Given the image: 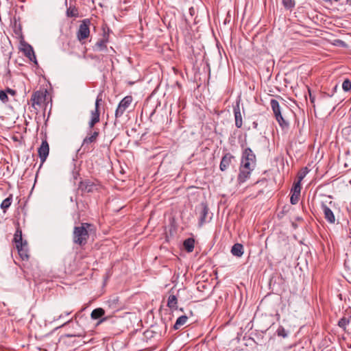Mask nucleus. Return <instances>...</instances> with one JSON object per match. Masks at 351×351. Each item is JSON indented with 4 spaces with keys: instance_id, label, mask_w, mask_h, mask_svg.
I'll return each mask as SVG.
<instances>
[{
    "instance_id": "f257e3e1",
    "label": "nucleus",
    "mask_w": 351,
    "mask_h": 351,
    "mask_svg": "<svg viewBox=\"0 0 351 351\" xmlns=\"http://www.w3.org/2000/svg\"><path fill=\"white\" fill-rule=\"evenodd\" d=\"M94 226L88 223H82L75 226L73 232V241L81 247L84 246L88 240L90 233L94 231Z\"/></svg>"
},
{
    "instance_id": "f03ea898",
    "label": "nucleus",
    "mask_w": 351,
    "mask_h": 351,
    "mask_svg": "<svg viewBox=\"0 0 351 351\" xmlns=\"http://www.w3.org/2000/svg\"><path fill=\"white\" fill-rule=\"evenodd\" d=\"M241 165H243L246 169H249V167L255 168L256 165V155L250 147H246L243 149Z\"/></svg>"
},
{
    "instance_id": "7ed1b4c3",
    "label": "nucleus",
    "mask_w": 351,
    "mask_h": 351,
    "mask_svg": "<svg viewBox=\"0 0 351 351\" xmlns=\"http://www.w3.org/2000/svg\"><path fill=\"white\" fill-rule=\"evenodd\" d=\"M91 24L89 19H84L81 21L79 29L77 32V40L83 43V41L90 36V25Z\"/></svg>"
},
{
    "instance_id": "20e7f679",
    "label": "nucleus",
    "mask_w": 351,
    "mask_h": 351,
    "mask_svg": "<svg viewBox=\"0 0 351 351\" xmlns=\"http://www.w3.org/2000/svg\"><path fill=\"white\" fill-rule=\"evenodd\" d=\"M102 102V95L99 93L95 101V110L91 111L90 120L88 122V129H94L96 123L100 121L99 105Z\"/></svg>"
},
{
    "instance_id": "39448f33",
    "label": "nucleus",
    "mask_w": 351,
    "mask_h": 351,
    "mask_svg": "<svg viewBox=\"0 0 351 351\" xmlns=\"http://www.w3.org/2000/svg\"><path fill=\"white\" fill-rule=\"evenodd\" d=\"M270 106L274 112V117L282 128L288 127L289 123L287 122L281 114V109L278 101L276 99H272L270 101Z\"/></svg>"
},
{
    "instance_id": "423d86ee",
    "label": "nucleus",
    "mask_w": 351,
    "mask_h": 351,
    "mask_svg": "<svg viewBox=\"0 0 351 351\" xmlns=\"http://www.w3.org/2000/svg\"><path fill=\"white\" fill-rule=\"evenodd\" d=\"M99 184L97 182H94L90 180H85L79 183L78 190L82 193H93L98 190Z\"/></svg>"
},
{
    "instance_id": "0eeeda50",
    "label": "nucleus",
    "mask_w": 351,
    "mask_h": 351,
    "mask_svg": "<svg viewBox=\"0 0 351 351\" xmlns=\"http://www.w3.org/2000/svg\"><path fill=\"white\" fill-rule=\"evenodd\" d=\"M99 135V129H88L87 136L83 140L82 147H84V149H88L90 148L89 145L95 143L97 141Z\"/></svg>"
},
{
    "instance_id": "6e6552de",
    "label": "nucleus",
    "mask_w": 351,
    "mask_h": 351,
    "mask_svg": "<svg viewBox=\"0 0 351 351\" xmlns=\"http://www.w3.org/2000/svg\"><path fill=\"white\" fill-rule=\"evenodd\" d=\"M132 100V97L130 95L125 96L123 99H122L115 111V117L117 119L123 114L124 112L131 105Z\"/></svg>"
},
{
    "instance_id": "1a4fd4ad",
    "label": "nucleus",
    "mask_w": 351,
    "mask_h": 351,
    "mask_svg": "<svg viewBox=\"0 0 351 351\" xmlns=\"http://www.w3.org/2000/svg\"><path fill=\"white\" fill-rule=\"evenodd\" d=\"M105 310L102 308H95L91 314L90 317L92 319H99L97 326H99V324L104 323V322H106L108 320L111 316H104L105 315Z\"/></svg>"
},
{
    "instance_id": "9d476101",
    "label": "nucleus",
    "mask_w": 351,
    "mask_h": 351,
    "mask_svg": "<svg viewBox=\"0 0 351 351\" xmlns=\"http://www.w3.org/2000/svg\"><path fill=\"white\" fill-rule=\"evenodd\" d=\"M46 93L47 90L45 92L42 90L34 92L31 97L32 106L33 107H34L35 105L41 106V104L46 100Z\"/></svg>"
},
{
    "instance_id": "9b49d317",
    "label": "nucleus",
    "mask_w": 351,
    "mask_h": 351,
    "mask_svg": "<svg viewBox=\"0 0 351 351\" xmlns=\"http://www.w3.org/2000/svg\"><path fill=\"white\" fill-rule=\"evenodd\" d=\"M254 169L249 167V169H246L244 167L243 165H240L239 167V173L237 177V182L239 184L244 183L247 179L250 178L251 172Z\"/></svg>"
},
{
    "instance_id": "f8f14e48",
    "label": "nucleus",
    "mask_w": 351,
    "mask_h": 351,
    "mask_svg": "<svg viewBox=\"0 0 351 351\" xmlns=\"http://www.w3.org/2000/svg\"><path fill=\"white\" fill-rule=\"evenodd\" d=\"M49 152V146L47 140H43L38 149V156L40 158L41 165L46 160Z\"/></svg>"
},
{
    "instance_id": "ddd939ff",
    "label": "nucleus",
    "mask_w": 351,
    "mask_h": 351,
    "mask_svg": "<svg viewBox=\"0 0 351 351\" xmlns=\"http://www.w3.org/2000/svg\"><path fill=\"white\" fill-rule=\"evenodd\" d=\"M209 208L206 203L202 202L200 204V211H199V223L200 226H202L204 223L207 221V216L208 215Z\"/></svg>"
},
{
    "instance_id": "4468645a",
    "label": "nucleus",
    "mask_w": 351,
    "mask_h": 351,
    "mask_svg": "<svg viewBox=\"0 0 351 351\" xmlns=\"http://www.w3.org/2000/svg\"><path fill=\"white\" fill-rule=\"evenodd\" d=\"M234 157L230 153H226L221 158L219 165V169L221 171H226L232 162V160L234 159Z\"/></svg>"
},
{
    "instance_id": "2eb2a0df",
    "label": "nucleus",
    "mask_w": 351,
    "mask_h": 351,
    "mask_svg": "<svg viewBox=\"0 0 351 351\" xmlns=\"http://www.w3.org/2000/svg\"><path fill=\"white\" fill-rule=\"evenodd\" d=\"M18 252L21 258L24 260H28L29 255L28 253L27 241H24V243L18 245H16Z\"/></svg>"
},
{
    "instance_id": "dca6fc26",
    "label": "nucleus",
    "mask_w": 351,
    "mask_h": 351,
    "mask_svg": "<svg viewBox=\"0 0 351 351\" xmlns=\"http://www.w3.org/2000/svg\"><path fill=\"white\" fill-rule=\"evenodd\" d=\"M322 209L324 214V218L330 223H334L335 221V217L332 210L328 208L324 203L322 204Z\"/></svg>"
},
{
    "instance_id": "f3484780",
    "label": "nucleus",
    "mask_w": 351,
    "mask_h": 351,
    "mask_svg": "<svg viewBox=\"0 0 351 351\" xmlns=\"http://www.w3.org/2000/svg\"><path fill=\"white\" fill-rule=\"evenodd\" d=\"M233 112L235 119V125L237 128H241L243 125V119L239 104L234 106Z\"/></svg>"
},
{
    "instance_id": "a211bd4d",
    "label": "nucleus",
    "mask_w": 351,
    "mask_h": 351,
    "mask_svg": "<svg viewBox=\"0 0 351 351\" xmlns=\"http://www.w3.org/2000/svg\"><path fill=\"white\" fill-rule=\"evenodd\" d=\"M108 42V35L104 34V38L99 40L93 47L95 51H104L107 49L106 43Z\"/></svg>"
},
{
    "instance_id": "6ab92c4d",
    "label": "nucleus",
    "mask_w": 351,
    "mask_h": 351,
    "mask_svg": "<svg viewBox=\"0 0 351 351\" xmlns=\"http://www.w3.org/2000/svg\"><path fill=\"white\" fill-rule=\"evenodd\" d=\"M23 51L26 57H27L31 61H34L35 63H36V56L31 45H27L24 47Z\"/></svg>"
},
{
    "instance_id": "aec40b11",
    "label": "nucleus",
    "mask_w": 351,
    "mask_h": 351,
    "mask_svg": "<svg viewBox=\"0 0 351 351\" xmlns=\"http://www.w3.org/2000/svg\"><path fill=\"white\" fill-rule=\"evenodd\" d=\"M231 253L237 257H241L243 254V246L240 243H235L231 249Z\"/></svg>"
},
{
    "instance_id": "412c9836",
    "label": "nucleus",
    "mask_w": 351,
    "mask_h": 351,
    "mask_svg": "<svg viewBox=\"0 0 351 351\" xmlns=\"http://www.w3.org/2000/svg\"><path fill=\"white\" fill-rule=\"evenodd\" d=\"M195 239L188 238L184 241L183 246L187 252H192L194 250Z\"/></svg>"
},
{
    "instance_id": "4be33fe9",
    "label": "nucleus",
    "mask_w": 351,
    "mask_h": 351,
    "mask_svg": "<svg viewBox=\"0 0 351 351\" xmlns=\"http://www.w3.org/2000/svg\"><path fill=\"white\" fill-rule=\"evenodd\" d=\"M351 323V315L343 316L338 322V326L341 328L344 331H346V326Z\"/></svg>"
},
{
    "instance_id": "5701e85b",
    "label": "nucleus",
    "mask_w": 351,
    "mask_h": 351,
    "mask_svg": "<svg viewBox=\"0 0 351 351\" xmlns=\"http://www.w3.org/2000/svg\"><path fill=\"white\" fill-rule=\"evenodd\" d=\"M66 14L67 17H78L79 16V10L78 8L75 5H70L66 12Z\"/></svg>"
},
{
    "instance_id": "b1692460",
    "label": "nucleus",
    "mask_w": 351,
    "mask_h": 351,
    "mask_svg": "<svg viewBox=\"0 0 351 351\" xmlns=\"http://www.w3.org/2000/svg\"><path fill=\"white\" fill-rule=\"evenodd\" d=\"M178 299L176 295H170L168 298L167 306L172 310H176L178 308Z\"/></svg>"
},
{
    "instance_id": "393cba45",
    "label": "nucleus",
    "mask_w": 351,
    "mask_h": 351,
    "mask_svg": "<svg viewBox=\"0 0 351 351\" xmlns=\"http://www.w3.org/2000/svg\"><path fill=\"white\" fill-rule=\"evenodd\" d=\"M14 241L16 243V245L22 244L24 243V241H23L22 238V230L19 228V226L17 227L16 230L14 235Z\"/></svg>"
},
{
    "instance_id": "a878e982",
    "label": "nucleus",
    "mask_w": 351,
    "mask_h": 351,
    "mask_svg": "<svg viewBox=\"0 0 351 351\" xmlns=\"http://www.w3.org/2000/svg\"><path fill=\"white\" fill-rule=\"evenodd\" d=\"M188 319V317L186 315H182L179 317L175 324L173 325V329L174 330H178L180 328L181 326L184 325L186 323V321Z\"/></svg>"
},
{
    "instance_id": "bb28decb",
    "label": "nucleus",
    "mask_w": 351,
    "mask_h": 351,
    "mask_svg": "<svg viewBox=\"0 0 351 351\" xmlns=\"http://www.w3.org/2000/svg\"><path fill=\"white\" fill-rule=\"evenodd\" d=\"M12 202V195H10L9 197L5 198L1 204V208L3 210L4 213L6 212V210L11 206Z\"/></svg>"
},
{
    "instance_id": "cd10ccee",
    "label": "nucleus",
    "mask_w": 351,
    "mask_h": 351,
    "mask_svg": "<svg viewBox=\"0 0 351 351\" xmlns=\"http://www.w3.org/2000/svg\"><path fill=\"white\" fill-rule=\"evenodd\" d=\"M282 5L285 9L291 10L295 5V0H282Z\"/></svg>"
},
{
    "instance_id": "c85d7f7f",
    "label": "nucleus",
    "mask_w": 351,
    "mask_h": 351,
    "mask_svg": "<svg viewBox=\"0 0 351 351\" xmlns=\"http://www.w3.org/2000/svg\"><path fill=\"white\" fill-rule=\"evenodd\" d=\"M301 184L300 181L295 182L291 188V193L300 195L301 192Z\"/></svg>"
},
{
    "instance_id": "c756f323",
    "label": "nucleus",
    "mask_w": 351,
    "mask_h": 351,
    "mask_svg": "<svg viewBox=\"0 0 351 351\" xmlns=\"http://www.w3.org/2000/svg\"><path fill=\"white\" fill-rule=\"evenodd\" d=\"M276 333L278 336L282 337L283 338H286L288 336L287 331L282 326H279L278 328L276 330Z\"/></svg>"
},
{
    "instance_id": "7c9ffc66",
    "label": "nucleus",
    "mask_w": 351,
    "mask_h": 351,
    "mask_svg": "<svg viewBox=\"0 0 351 351\" xmlns=\"http://www.w3.org/2000/svg\"><path fill=\"white\" fill-rule=\"evenodd\" d=\"M342 88L344 91H349L351 90V82L349 79H346L342 84Z\"/></svg>"
},
{
    "instance_id": "2f4dec72",
    "label": "nucleus",
    "mask_w": 351,
    "mask_h": 351,
    "mask_svg": "<svg viewBox=\"0 0 351 351\" xmlns=\"http://www.w3.org/2000/svg\"><path fill=\"white\" fill-rule=\"evenodd\" d=\"M308 172V170L307 167L303 168L300 171H299V173H298V181H300L301 182V181L306 176Z\"/></svg>"
},
{
    "instance_id": "473e14b6",
    "label": "nucleus",
    "mask_w": 351,
    "mask_h": 351,
    "mask_svg": "<svg viewBox=\"0 0 351 351\" xmlns=\"http://www.w3.org/2000/svg\"><path fill=\"white\" fill-rule=\"evenodd\" d=\"M0 101L3 104H6L9 101L8 96L6 95V93L2 90H0Z\"/></svg>"
},
{
    "instance_id": "72a5a7b5",
    "label": "nucleus",
    "mask_w": 351,
    "mask_h": 351,
    "mask_svg": "<svg viewBox=\"0 0 351 351\" xmlns=\"http://www.w3.org/2000/svg\"><path fill=\"white\" fill-rule=\"evenodd\" d=\"M300 195H299V194L291 193V199H290L291 204H293V205L296 204L298 202Z\"/></svg>"
},
{
    "instance_id": "f704fd0d",
    "label": "nucleus",
    "mask_w": 351,
    "mask_h": 351,
    "mask_svg": "<svg viewBox=\"0 0 351 351\" xmlns=\"http://www.w3.org/2000/svg\"><path fill=\"white\" fill-rule=\"evenodd\" d=\"M156 332L152 330H147L144 332V335L145 337L147 338H152L154 336V334H156Z\"/></svg>"
},
{
    "instance_id": "c9c22d12",
    "label": "nucleus",
    "mask_w": 351,
    "mask_h": 351,
    "mask_svg": "<svg viewBox=\"0 0 351 351\" xmlns=\"http://www.w3.org/2000/svg\"><path fill=\"white\" fill-rule=\"evenodd\" d=\"M10 95L14 97L16 96V90H14V89H12L10 91Z\"/></svg>"
},
{
    "instance_id": "e433bc0d",
    "label": "nucleus",
    "mask_w": 351,
    "mask_h": 351,
    "mask_svg": "<svg viewBox=\"0 0 351 351\" xmlns=\"http://www.w3.org/2000/svg\"><path fill=\"white\" fill-rule=\"evenodd\" d=\"M12 90V88H6L5 90H4V91L6 93V95H8V94H10V91Z\"/></svg>"
},
{
    "instance_id": "4c0bfd02",
    "label": "nucleus",
    "mask_w": 351,
    "mask_h": 351,
    "mask_svg": "<svg viewBox=\"0 0 351 351\" xmlns=\"http://www.w3.org/2000/svg\"><path fill=\"white\" fill-rule=\"evenodd\" d=\"M346 4L351 7V0H346Z\"/></svg>"
},
{
    "instance_id": "58836bf2",
    "label": "nucleus",
    "mask_w": 351,
    "mask_h": 351,
    "mask_svg": "<svg viewBox=\"0 0 351 351\" xmlns=\"http://www.w3.org/2000/svg\"><path fill=\"white\" fill-rule=\"evenodd\" d=\"M310 99H311V101L312 103H313V102H314V100H315V98H314V97H311V95H310Z\"/></svg>"
},
{
    "instance_id": "ea45409f",
    "label": "nucleus",
    "mask_w": 351,
    "mask_h": 351,
    "mask_svg": "<svg viewBox=\"0 0 351 351\" xmlns=\"http://www.w3.org/2000/svg\"><path fill=\"white\" fill-rule=\"evenodd\" d=\"M71 313V311H70V312H66V313H65V314H66V315H69Z\"/></svg>"
},
{
    "instance_id": "a19ab883",
    "label": "nucleus",
    "mask_w": 351,
    "mask_h": 351,
    "mask_svg": "<svg viewBox=\"0 0 351 351\" xmlns=\"http://www.w3.org/2000/svg\"><path fill=\"white\" fill-rule=\"evenodd\" d=\"M337 88V86L336 85V86L334 87V91H336Z\"/></svg>"
},
{
    "instance_id": "79ce46f5",
    "label": "nucleus",
    "mask_w": 351,
    "mask_h": 351,
    "mask_svg": "<svg viewBox=\"0 0 351 351\" xmlns=\"http://www.w3.org/2000/svg\"><path fill=\"white\" fill-rule=\"evenodd\" d=\"M254 128H256L257 127V123H254Z\"/></svg>"
},
{
    "instance_id": "37998d69",
    "label": "nucleus",
    "mask_w": 351,
    "mask_h": 351,
    "mask_svg": "<svg viewBox=\"0 0 351 351\" xmlns=\"http://www.w3.org/2000/svg\"><path fill=\"white\" fill-rule=\"evenodd\" d=\"M62 317V315H59L58 319H60Z\"/></svg>"
},
{
    "instance_id": "c03bdc74",
    "label": "nucleus",
    "mask_w": 351,
    "mask_h": 351,
    "mask_svg": "<svg viewBox=\"0 0 351 351\" xmlns=\"http://www.w3.org/2000/svg\"><path fill=\"white\" fill-rule=\"evenodd\" d=\"M71 321V319L68 320V322H66V324H67V323H69V322H70Z\"/></svg>"
}]
</instances>
